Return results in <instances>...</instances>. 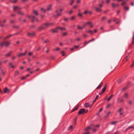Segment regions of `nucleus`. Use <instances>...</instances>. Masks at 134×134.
<instances>
[{
	"label": "nucleus",
	"mask_w": 134,
	"mask_h": 134,
	"mask_svg": "<svg viewBox=\"0 0 134 134\" xmlns=\"http://www.w3.org/2000/svg\"><path fill=\"white\" fill-rule=\"evenodd\" d=\"M93 127H99V126L98 125H97L95 126H94L93 125Z\"/></svg>",
	"instance_id": "obj_54"
},
{
	"label": "nucleus",
	"mask_w": 134,
	"mask_h": 134,
	"mask_svg": "<svg viewBox=\"0 0 134 134\" xmlns=\"http://www.w3.org/2000/svg\"><path fill=\"white\" fill-rule=\"evenodd\" d=\"M9 64L12 68H14V66L11 63H10Z\"/></svg>",
	"instance_id": "obj_32"
},
{
	"label": "nucleus",
	"mask_w": 134,
	"mask_h": 134,
	"mask_svg": "<svg viewBox=\"0 0 134 134\" xmlns=\"http://www.w3.org/2000/svg\"><path fill=\"white\" fill-rule=\"evenodd\" d=\"M118 5H119L118 4L115 5L114 3H113L112 5V6L113 7H115L116 6H118Z\"/></svg>",
	"instance_id": "obj_29"
},
{
	"label": "nucleus",
	"mask_w": 134,
	"mask_h": 134,
	"mask_svg": "<svg viewBox=\"0 0 134 134\" xmlns=\"http://www.w3.org/2000/svg\"><path fill=\"white\" fill-rule=\"evenodd\" d=\"M128 104L130 105H131L132 104V101L131 100H129L128 102Z\"/></svg>",
	"instance_id": "obj_34"
},
{
	"label": "nucleus",
	"mask_w": 134,
	"mask_h": 134,
	"mask_svg": "<svg viewBox=\"0 0 134 134\" xmlns=\"http://www.w3.org/2000/svg\"><path fill=\"white\" fill-rule=\"evenodd\" d=\"M102 82H101L98 86L96 88V89H100L102 86Z\"/></svg>",
	"instance_id": "obj_14"
},
{
	"label": "nucleus",
	"mask_w": 134,
	"mask_h": 134,
	"mask_svg": "<svg viewBox=\"0 0 134 134\" xmlns=\"http://www.w3.org/2000/svg\"><path fill=\"white\" fill-rule=\"evenodd\" d=\"M128 97V94L127 93H125L124 95V97L125 98H127Z\"/></svg>",
	"instance_id": "obj_19"
},
{
	"label": "nucleus",
	"mask_w": 134,
	"mask_h": 134,
	"mask_svg": "<svg viewBox=\"0 0 134 134\" xmlns=\"http://www.w3.org/2000/svg\"><path fill=\"white\" fill-rule=\"evenodd\" d=\"M111 21V20H108V23H110Z\"/></svg>",
	"instance_id": "obj_62"
},
{
	"label": "nucleus",
	"mask_w": 134,
	"mask_h": 134,
	"mask_svg": "<svg viewBox=\"0 0 134 134\" xmlns=\"http://www.w3.org/2000/svg\"><path fill=\"white\" fill-rule=\"evenodd\" d=\"M122 108H120L118 110V112L119 113V115L120 116L122 115L123 113L122 112Z\"/></svg>",
	"instance_id": "obj_9"
},
{
	"label": "nucleus",
	"mask_w": 134,
	"mask_h": 134,
	"mask_svg": "<svg viewBox=\"0 0 134 134\" xmlns=\"http://www.w3.org/2000/svg\"><path fill=\"white\" fill-rule=\"evenodd\" d=\"M41 10L42 11H43V12L44 13L46 11V10L43 8H42Z\"/></svg>",
	"instance_id": "obj_43"
},
{
	"label": "nucleus",
	"mask_w": 134,
	"mask_h": 134,
	"mask_svg": "<svg viewBox=\"0 0 134 134\" xmlns=\"http://www.w3.org/2000/svg\"><path fill=\"white\" fill-rule=\"evenodd\" d=\"M77 27L78 29H79L82 30L83 29V27H80L79 25H78L77 26Z\"/></svg>",
	"instance_id": "obj_28"
},
{
	"label": "nucleus",
	"mask_w": 134,
	"mask_h": 134,
	"mask_svg": "<svg viewBox=\"0 0 134 134\" xmlns=\"http://www.w3.org/2000/svg\"><path fill=\"white\" fill-rule=\"evenodd\" d=\"M12 51H10L8 54H6L5 55V56L6 57H9V56L10 54H11V53H12Z\"/></svg>",
	"instance_id": "obj_17"
},
{
	"label": "nucleus",
	"mask_w": 134,
	"mask_h": 134,
	"mask_svg": "<svg viewBox=\"0 0 134 134\" xmlns=\"http://www.w3.org/2000/svg\"><path fill=\"white\" fill-rule=\"evenodd\" d=\"M131 5H132V6H133L134 5V3L133 2H132L131 3Z\"/></svg>",
	"instance_id": "obj_63"
},
{
	"label": "nucleus",
	"mask_w": 134,
	"mask_h": 134,
	"mask_svg": "<svg viewBox=\"0 0 134 134\" xmlns=\"http://www.w3.org/2000/svg\"><path fill=\"white\" fill-rule=\"evenodd\" d=\"M127 2H124L121 4V5L124 7V9L126 11H128L129 10V8L127 6H124V5L126 4Z\"/></svg>",
	"instance_id": "obj_3"
},
{
	"label": "nucleus",
	"mask_w": 134,
	"mask_h": 134,
	"mask_svg": "<svg viewBox=\"0 0 134 134\" xmlns=\"http://www.w3.org/2000/svg\"><path fill=\"white\" fill-rule=\"evenodd\" d=\"M99 96V95H97L96 96V97L95 98L96 99H97L98 98Z\"/></svg>",
	"instance_id": "obj_59"
},
{
	"label": "nucleus",
	"mask_w": 134,
	"mask_h": 134,
	"mask_svg": "<svg viewBox=\"0 0 134 134\" xmlns=\"http://www.w3.org/2000/svg\"><path fill=\"white\" fill-rule=\"evenodd\" d=\"M33 14L36 15H38V13L37 12L36 10H34L33 11Z\"/></svg>",
	"instance_id": "obj_16"
},
{
	"label": "nucleus",
	"mask_w": 134,
	"mask_h": 134,
	"mask_svg": "<svg viewBox=\"0 0 134 134\" xmlns=\"http://www.w3.org/2000/svg\"><path fill=\"white\" fill-rule=\"evenodd\" d=\"M18 13L19 14H20V15H23V14H24L23 12H22L21 11H19L18 12Z\"/></svg>",
	"instance_id": "obj_22"
},
{
	"label": "nucleus",
	"mask_w": 134,
	"mask_h": 134,
	"mask_svg": "<svg viewBox=\"0 0 134 134\" xmlns=\"http://www.w3.org/2000/svg\"><path fill=\"white\" fill-rule=\"evenodd\" d=\"M61 53L62 54V56H64L65 55L64 52V51H62L61 52Z\"/></svg>",
	"instance_id": "obj_42"
},
{
	"label": "nucleus",
	"mask_w": 134,
	"mask_h": 134,
	"mask_svg": "<svg viewBox=\"0 0 134 134\" xmlns=\"http://www.w3.org/2000/svg\"><path fill=\"white\" fill-rule=\"evenodd\" d=\"M17 0H14L13 1V3H15L16 2Z\"/></svg>",
	"instance_id": "obj_61"
},
{
	"label": "nucleus",
	"mask_w": 134,
	"mask_h": 134,
	"mask_svg": "<svg viewBox=\"0 0 134 134\" xmlns=\"http://www.w3.org/2000/svg\"><path fill=\"white\" fill-rule=\"evenodd\" d=\"M67 34V32H64V33L63 34V35L64 36H65Z\"/></svg>",
	"instance_id": "obj_46"
},
{
	"label": "nucleus",
	"mask_w": 134,
	"mask_h": 134,
	"mask_svg": "<svg viewBox=\"0 0 134 134\" xmlns=\"http://www.w3.org/2000/svg\"><path fill=\"white\" fill-rule=\"evenodd\" d=\"M106 17L104 16L102 18V21H103L104 20H105L106 19Z\"/></svg>",
	"instance_id": "obj_38"
},
{
	"label": "nucleus",
	"mask_w": 134,
	"mask_h": 134,
	"mask_svg": "<svg viewBox=\"0 0 134 134\" xmlns=\"http://www.w3.org/2000/svg\"><path fill=\"white\" fill-rule=\"evenodd\" d=\"M131 43L132 44H134V33H133V34L132 40Z\"/></svg>",
	"instance_id": "obj_21"
},
{
	"label": "nucleus",
	"mask_w": 134,
	"mask_h": 134,
	"mask_svg": "<svg viewBox=\"0 0 134 134\" xmlns=\"http://www.w3.org/2000/svg\"><path fill=\"white\" fill-rule=\"evenodd\" d=\"M59 50V48H57L56 49H54L53 50L54 51H55V50H56L57 51H58Z\"/></svg>",
	"instance_id": "obj_51"
},
{
	"label": "nucleus",
	"mask_w": 134,
	"mask_h": 134,
	"mask_svg": "<svg viewBox=\"0 0 134 134\" xmlns=\"http://www.w3.org/2000/svg\"><path fill=\"white\" fill-rule=\"evenodd\" d=\"M79 107V106L78 105H77L75 108L73 110V111H72V112H73L74 111L77 110L78 108Z\"/></svg>",
	"instance_id": "obj_20"
},
{
	"label": "nucleus",
	"mask_w": 134,
	"mask_h": 134,
	"mask_svg": "<svg viewBox=\"0 0 134 134\" xmlns=\"http://www.w3.org/2000/svg\"><path fill=\"white\" fill-rule=\"evenodd\" d=\"M93 128V125H91L90 126L88 127L86 129H85V130L86 131H88L90 130L91 129Z\"/></svg>",
	"instance_id": "obj_8"
},
{
	"label": "nucleus",
	"mask_w": 134,
	"mask_h": 134,
	"mask_svg": "<svg viewBox=\"0 0 134 134\" xmlns=\"http://www.w3.org/2000/svg\"><path fill=\"white\" fill-rule=\"evenodd\" d=\"M110 104H109L107 106H106V108H108V107H109L110 106Z\"/></svg>",
	"instance_id": "obj_52"
},
{
	"label": "nucleus",
	"mask_w": 134,
	"mask_h": 134,
	"mask_svg": "<svg viewBox=\"0 0 134 134\" xmlns=\"http://www.w3.org/2000/svg\"><path fill=\"white\" fill-rule=\"evenodd\" d=\"M45 29V27L44 26V25L40 26L38 28V30H41Z\"/></svg>",
	"instance_id": "obj_10"
},
{
	"label": "nucleus",
	"mask_w": 134,
	"mask_h": 134,
	"mask_svg": "<svg viewBox=\"0 0 134 134\" xmlns=\"http://www.w3.org/2000/svg\"><path fill=\"white\" fill-rule=\"evenodd\" d=\"M74 48H77L79 47V46H74Z\"/></svg>",
	"instance_id": "obj_53"
},
{
	"label": "nucleus",
	"mask_w": 134,
	"mask_h": 134,
	"mask_svg": "<svg viewBox=\"0 0 134 134\" xmlns=\"http://www.w3.org/2000/svg\"><path fill=\"white\" fill-rule=\"evenodd\" d=\"M74 2V1L73 0H72L71 2L70 3V4L71 5L72 4H73Z\"/></svg>",
	"instance_id": "obj_49"
},
{
	"label": "nucleus",
	"mask_w": 134,
	"mask_h": 134,
	"mask_svg": "<svg viewBox=\"0 0 134 134\" xmlns=\"http://www.w3.org/2000/svg\"><path fill=\"white\" fill-rule=\"evenodd\" d=\"M106 88V86H105L102 89V93H103L105 91V89Z\"/></svg>",
	"instance_id": "obj_27"
},
{
	"label": "nucleus",
	"mask_w": 134,
	"mask_h": 134,
	"mask_svg": "<svg viewBox=\"0 0 134 134\" xmlns=\"http://www.w3.org/2000/svg\"><path fill=\"white\" fill-rule=\"evenodd\" d=\"M96 99H94V100H93V103H92V104L91 105L90 107H91V106L94 104V103L95 102V101H96Z\"/></svg>",
	"instance_id": "obj_44"
},
{
	"label": "nucleus",
	"mask_w": 134,
	"mask_h": 134,
	"mask_svg": "<svg viewBox=\"0 0 134 134\" xmlns=\"http://www.w3.org/2000/svg\"><path fill=\"white\" fill-rule=\"evenodd\" d=\"M11 36V35H8V36H6V37L4 39H6V38H9V37H10V36Z\"/></svg>",
	"instance_id": "obj_50"
},
{
	"label": "nucleus",
	"mask_w": 134,
	"mask_h": 134,
	"mask_svg": "<svg viewBox=\"0 0 134 134\" xmlns=\"http://www.w3.org/2000/svg\"><path fill=\"white\" fill-rule=\"evenodd\" d=\"M26 51L24 53H20V54H18V56L19 57H20L21 56H24L26 54Z\"/></svg>",
	"instance_id": "obj_12"
},
{
	"label": "nucleus",
	"mask_w": 134,
	"mask_h": 134,
	"mask_svg": "<svg viewBox=\"0 0 134 134\" xmlns=\"http://www.w3.org/2000/svg\"><path fill=\"white\" fill-rule=\"evenodd\" d=\"M51 5H50L48 7L47 10L48 11L49 10L51 9Z\"/></svg>",
	"instance_id": "obj_39"
},
{
	"label": "nucleus",
	"mask_w": 134,
	"mask_h": 134,
	"mask_svg": "<svg viewBox=\"0 0 134 134\" xmlns=\"http://www.w3.org/2000/svg\"><path fill=\"white\" fill-rule=\"evenodd\" d=\"M56 28H57L58 29L60 30H66V28L64 27H56Z\"/></svg>",
	"instance_id": "obj_13"
},
{
	"label": "nucleus",
	"mask_w": 134,
	"mask_h": 134,
	"mask_svg": "<svg viewBox=\"0 0 134 134\" xmlns=\"http://www.w3.org/2000/svg\"><path fill=\"white\" fill-rule=\"evenodd\" d=\"M19 74V72L18 71H16L15 74H14V75L15 76H16L17 75Z\"/></svg>",
	"instance_id": "obj_30"
},
{
	"label": "nucleus",
	"mask_w": 134,
	"mask_h": 134,
	"mask_svg": "<svg viewBox=\"0 0 134 134\" xmlns=\"http://www.w3.org/2000/svg\"><path fill=\"white\" fill-rule=\"evenodd\" d=\"M121 82V80L119 79V80H118V83H120Z\"/></svg>",
	"instance_id": "obj_56"
},
{
	"label": "nucleus",
	"mask_w": 134,
	"mask_h": 134,
	"mask_svg": "<svg viewBox=\"0 0 134 134\" xmlns=\"http://www.w3.org/2000/svg\"><path fill=\"white\" fill-rule=\"evenodd\" d=\"M64 20L65 21H68V19L67 18H65L64 19Z\"/></svg>",
	"instance_id": "obj_55"
},
{
	"label": "nucleus",
	"mask_w": 134,
	"mask_h": 134,
	"mask_svg": "<svg viewBox=\"0 0 134 134\" xmlns=\"http://www.w3.org/2000/svg\"><path fill=\"white\" fill-rule=\"evenodd\" d=\"M35 33L34 32H33L32 33H29L28 34V35H31V36H33L34 35H35Z\"/></svg>",
	"instance_id": "obj_36"
},
{
	"label": "nucleus",
	"mask_w": 134,
	"mask_h": 134,
	"mask_svg": "<svg viewBox=\"0 0 134 134\" xmlns=\"http://www.w3.org/2000/svg\"><path fill=\"white\" fill-rule=\"evenodd\" d=\"M89 132H86L83 133V134H89Z\"/></svg>",
	"instance_id": "obj_64"
},
{
	"label": "nucleus",
	"mask_w": 134,
	"mask_h": 134,
	"mask_svg": "<svg viewBox=\"0 0 134 134\" xmlns=\"http://www.w3.org/2000/svg\"><path fill=\"white\" fill-rule=\"evenodd\" d=\"M123 100V99H121L119 101V103H121Z\"/></svg>",
	"instance_id": "obj_57"
},
{
	"label": "nucleus",
	"mask_w": 134,
	"mask_h": 134,
	"mask_svg": "<svg viewBox=\"0 0 134 134\" xmlns=\"http://www.w3.org/2000/svg\"><path fill=\"white\" fill-rule=\"evenodd\" d=\"M130 57L129 56V55H127L126 57L125 58V59H126V61H127L129 59V58Z\"/></svg>",
	"instance_id": "obj_33"
},
{
	"label": "nucleus",
	"mask_w": 134,
	"mask_h": 134,
	"mask_svg": "<svg viewBox=\"0 0 134 134\" xmlns=\"http://www.w3.org/2000/svg\"><path fill=\"white\" fill-rule=\"evenodd\" d=\"M133 128H134V126H131L129 127H128L127 128V130H129L130 129H133Z\"/></svg>",
	"instance_id": "obj_26"
},
{
	"label": "nucleus",
	"mask_w": 134,
	"mask_h": 134,
	"mask_svg": "<svg viewBox=\"0 0 134 134\" xmlns=\"http://www.w3.org/2000/svg\"><path fill=\"white\" fill-rule=\"evenodd\" d=\"M102 110H103V108H102L100 109V110H99V112H101L102 111Z\"/></svg>",
	"instance_id": "obj_60"
},
{
	"label": "nucleus",
	"mask_w": 134,
	"mask_h": 134,
	"mask_svg": "<svg viewBox=\"0 0 134 134\" xmlns=\"http://www.w3.org/2000/svg\"><path fill=\"white\" fill-rule=\"evenodd\" d=\"M113 95H111V96L108 99H107V101H109L110 99H111L112 98V96H113Z\"/></svg>",
	"instance_id": "obj_37"
},
{
	"label": "nucleus",
	"mask_w": 134,
	"mask_h": 134,
	"mask_svg": "<svg viewBox=\"0 0 134 134\" xmlns=\"http://www.w3.org/2000/svg\"><path fill=\"white\" fill-rule=\"evenodd\" d=\"M53 23H46L44 25V26L45 27V29L46 28L48 27H49L50 26L53 25Z\"/></svg>",
	"instance_id": "obj_5"
},
{
	"label": "nucleus",
	"mask_w": 134,
	"mask_h": 134,
	"mask_svg": "<svg viewBox=\"0 0 134 134\" xmlns=\"http://www.w3.org/2000/svg\"><path fill=\"white\" fill-rule=\"evenodd\" d=\"M93 128L91 129L92 130V132H95L96 131V129H94V127H93Z\"/></svg>",
	"instance_id": "obj_23"
},
{
	"label": "nucleus",
	"mask_w": 134,
	"mask_h": 134,
	"mask_svg": "<svg viewBox=\"0 0 134 134\" xmlns=\"http://www.w3.org/2000/svg\"><path fill=\"white\" fill-rule=\"evenodd\" d=\"M72 128V125H71L70 126L68 129V130H71Z\"/></svg>",
	"instance_id": "obj_31"
},
{
	"label": "nucleus",
	"mask_w": 134,
	"mask_h": 134,
	"mask_svg": "<svg viewBox=\"0 0 134 134\" xmlns=\"http://www.w3.org/2000/svg\"><path fill=\"white\" fill-rule=\"evenodd\" d=\"M75 18V16H72L71 17L70 19L71 20H74Z\"/></svg>",
	"instance_id": "obj_41"
},
{
	"label": "nucleus",
	"mask_w": 134,
	"mask_h": 134,
	"mask_svg": "<svg viewBox=\"0 0 134 134\" xmlns=\"http://www.w3.org/2000/svg\"><path fill=\"white\" fill-rule=\"evenodd\" d=\"M88 32L89 33H91V34H93V31H91V30L88 31Z\"/></svg>",
	"instance_id": "obj_47"
},
{
	"label": "nucleus",
	"mask_w": 134,
	"mask_h": 134,
	"mask_svg": "<svg viewBox=\"0 0 134 134\" xmlns=\"http://www.w3.org/2000/svg\"><path fill=\"white\" fill-rule=\"evenodd\" d=\"M10 42L9 41L3 42L0 44V46L1 47L4 46L7 47L10 45Z\"/></svg>",
	"instance_id": "obj_1"
},
{
	"label": "nucleus",
	"mask_w": 134,
	"mask_h": 134,
	"mask_svg": "<svg viewBox=\"0 0 134 134\" xmlns=\"http://www.w3.org/2000/svg\"><path fill=\"white\" fill-rule=\"evenodd\" d=\"M27 17L28 18L30 19H31L32 20L31 21L32 22L38 21V20L37 19H35V17L34 16L29 15L27 16Z\"/></svg>",
	"instance_id": "obj_2"
},
{
	"label": "nucleus",
	"mask_w": 134,
	"mask_h": 134,
	"mask_svg": "<svg viewBox=\"0 0 134 134\" xmlns=\"http://www.w3.org/2000/svg\"><path fill=\"white\" fill-rule=\"evenodd\" d=\"M94 40H95V39L94 38H93L92 40H90L88 42H91L94 41Z\"/></svg>",
	"instance_id": "obj_40"
},
{
	"label": "nucleus",
	"mask_w": 134,
	"mask_h": 134,
	"mask_svg": "<svg viewBox=\"0 0 134 134\" xmlns=\"http://www.w3.org/2000/svg\"><path fill=\"white\" fill-rule=\"evenodd\" d=\"M20 9V8L18 6H15L13 7V9L14 11H19Z\"/></svg>",
	"instance_id": "obj_7"
},
{
	"label": "nucleus",
	"mask_w": 134,
	"mask_h": 134,
	"mask_svg": "<svg viewBox=\"0 0 134 134\" xmlns=\"http://www.w3.org/2000/svg\"><path fill=\"white\" fill-rule=\"evenodd\" d=\"M118 122V121H112L111 122L110 124L111 125H113L117 123Z\"/></svg>",
	"instance_id": "obj_18"
},
{
	"label": "nucleus",
	"mask_w": 134,
	"mask_h": 134,
	"mask_svg": "<svg viewBox=\"0 0 134 134\" xmlns=\"http://www.w3.org/2000/svg\"><path fill=\"white\" fill-rule=\"evenodd\" d=\"M62 9H60L58 10H57L56 12L57 13L56 17H58L60 16L62 14Z\"/></svg>",
	"instance_id": "obj_4"
},
{
	"label": "nucleus",
	"mask_w": 134,
	"mask_h": 134,
	"mask_svg": "<svg viewBox=\"0 0 134 134\" xmlns=\"http://www.w3.org/2000/svg\"><path fill=\"white\" fill-rule=\"evenodd\" d=\"M86 112H85V110L83 109H80L78 112V114H81L85 113Z\"/></svg>",
	"instance_id": "obj_6"
},
{
	"label": "nucleus",
	"mask_w": 134,
	"mask_h": 134,
	"mask_svg": "<svg viewBox=\"0 0 134 134\" xmlns=\"http://www.w3.org/2000/svg\"><path fill=\"white\" fill-rule=\"evenodd\" d=\"M87 25H90L91 24V23L90 22H88L86 23Z\"/></svg>",
	"instance_id": "obj_45"
},
{
	"label": "nucleus",
	"mask_w": 134,
	"mask_h": 134,
	"mask_svg": "<svg viewBox=\"0 0 134 134\" xmlns=\"http://www.w3.org/2000/svg\"><path fill=\"white\" fill-rule=\"evenodd\" d=\"M9 91V90L7 87L5 88L4 90V92L5 93H6Z\"/></svg>",
	"instance_id": "obj_15"
},
{
	"label": "nucleus",
	"mask_w": 134,
	"mask_h": 134,
	"mask_svg": "<svg viewBox=\"0 0 134 134\" xmlns=\"http://www.w3.org/2000/svg\"><path fill=\"white\" fill-rule=\"evenodd\" d=\"M90 106L89 104L88 103H86L85 104V107L87 108L88 107Z\"/></svg>",
	"instance_id": "obj_25"
},
{
	"label": "nucleus",
	"mask_w": 134,
	"mask_h": 134,
	"mask_svg": "<svg viewBox=\"0 0 134 134\" xmlns=\"http://www.w3.org/2000/svg\"><path fill=\"white\" fill-rule=\"evenodd\" d=\"M88 13V12H87V10H86V11H85L84 12V14H87Z\"/></svg>",
	"instance_id": "obj_58"
},
{
	"label": "nucleus",
	"mask_w": 134,
	"mask_h": 134,
	"mask_svg": "<svg viewBox=\"0 0 134 134\" xmlns=\"http://www.w3.org/2000/svg\"><path fill=\"white\" fill-rule=\"evenodd\" d=\"M78 16H82V14L81 13H79L78 14Z\"/></svg>",
	"instance_id": "obj_48"
},
{
	"label": "nucleus",
	"mask_w": 134,
	"mask_h": 134,
	"mask_svg": "<svg viewBox=\"0 0 134 134\" xmlns=\"http://www.w3.org/2000/svg\"><path fill=\"white\" fill-rule=\"evenodd\" d=\"M96 11L98 12H100L101 11V9L99 8H96Z\"/></svg>",
	"instance_id": "obj_24"
},
{
	"label": "nucleus",
	"mask_w": 134,
	"mask_h": 134,
	"mask_svg": "<svg viewBox=\"0 0 134 134\" xmlns=\"http://www.w3.org/2000/svg\"><path fill=\"white\" fill-rule=\"evenodd\" d=\"M89 42H88H88H87L86 41H85L83 43V45L84 46H85L86 44H88Z\"/></svg>",
	"instance_id": "obj_35"
},
{
	"label": "nucleus",
	"mask_w": 134,
	"mask_h": 134,
	"mask_svg": "<svg viewBox=\"0 0 134 134\" xmlns=\"http://www.w3.org/2000/svg\"><path fill=\"white\" fill-rule=\"evenodd\" d=\"M58 29L57 28H56V27L55 29H52L51 30V31L53 33H55L57 32V30Z\"/></svg>",
	"instance_id": "obj_11"
}]
</instances>
